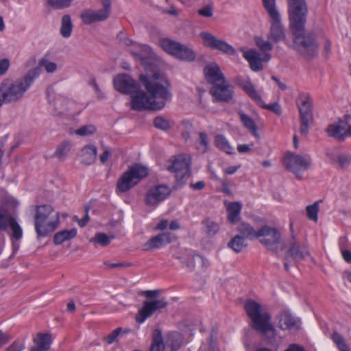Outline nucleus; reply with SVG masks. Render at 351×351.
<instances>
[{
    "label": "nucleus",
    "instance_id": "obj_1",
    "mask_svg": "<svg viewBox=\"0 0 351 351\" xmlns=\"http://www.w3.org/2000/svg\"><path fill=\"white\" fill-rule=\"evenodd\" d=\"M290 31L293 36V49L311 60L318 53V44L311 32H306L308 8L306 0H287Z\"/></svg>",
    "mask_w": 351,
    "mask_h": 351
},
{
    "label": "nucleus",
    "instance_id": "obj_2",
    "mask_svg": "<svg viewBox=\"0 0 351 351\" xmlns=\"http://www.w3.org/2000/svg\"><path fill=\"white\" fill-rule=\"evenodd\" d=\"M139 81L149 96L138 89L134 93L136 94L131 95V108L137 111L162 109L171 97V84L167 76L159 72H154L151 75L141 74Z\"/></svg>",
    "mask_w": 351,
    "mask_h": 351
},
{
    "label": "nucleus",
    "instance_id": "obj_3",
    "mask_svg": "<svg viewBox=\"0 0 351 351\" xmlns=\"http://www.w3.org/2000/svg\"><path fill=\"white\" fill-rule=\"evenodd\" d=\"M40 75V69L35 67L23 75L16 80L5 78L0 83L1 89L7 104H14L20 101L25 96L27 90Z\"/></svg>",
    "mask_w": 351,
    "mask_h": 351
},
{
    "label": "nucleus",
    "instance_id": "obj_4",
    "mask_svg": "<svg viewBox=\"0 0 351 351\" xmlns=\"http://www.w3.org/2000/svg\"><path fill=\"white\" fill-rule=\"evenodd\" d=\"M244 309L250 319V326L252 329L265 337L274 335L275 328L271 323V316L255 300L249 299L244 304Z\"/></svg>",
    "mask_w": 351,
    "mask_h": 351
},
{
    "label": "nucleus",
    "instance_id": "obj_5",
    "mask_svg": "<svg viewBox=\"0 0 351 351\" xmlns=\"http://www.w3.org/2000/svg\"><path fill=\"white\" fill-rule=\"evenodd\" d=\"M35 231L38 237H47L58 228L60 223L59 213L47 204L35 206Z\"/></svg>",
    "mask_w": 351,
    "mask_h": 351
},
{
    "label": "nucleus",
    "instance_id": "obj_6",
    "mask_svg": "<svg viewBox=\"0 0 351 351\" xmlns=\"http://www.w3.org/2000/svg\"><path fill=\"white\" fill-rule=\"evenodd\" d=\"M149 173L147 167L141 165L134 164L125 171L117 182V190L121 193H125L137 185Z\"/></svg>",
    "mask_w": 351,
    "mask_h": 351
},
{
    "label": "nucleus",
    "instance_id": "obj_7",
    "mask_svg": "<svg viewBox=\"0 0 351 351\" xmlns=\"http://www.w3.org/2000/svg\"><path fill=\"white\" fill-rule=\"evenodd\" d=\"M300 117V132L307 136L308 130L314 121L313 99L310 94L301 93L296 100Z\"/></svg>",
    "mask_w": 351,
    "mask_h": 351
},
{
    "label": "nucleus",
    "instance_id": "obj_8",
    "mask_svg": "<svg viewBox=\"0 0 351 351\" xmlns=\"http://www.w3.org/2000/svg\"><path fill=\"white\" fill-rule=\"evenodd\" d=\"M117 38L121 43L130 47L129 51L136 61L140 62L143 65H147L151 63L154 53L149 46L134 43L131 39L126 37L123 32H119Z\"/></svg>",
    "mask_w": 351,
    "mask_h": 351
},
{
    "label": "nucleus",
    "instance_id": "obj_9",
    "mask_svg": "<svg viewBox=\"0 0 351 351\" xmlns=\"http://www.w3.org/2000/svg\"><path fill=\"white\" fill-rule=\"evenodd\" d=\"M159 44L166 52L179 60L191 62L196 58V53L191 48L178 42L169 38H162Z\"/></svg>",
    "mask_w": 351,
    "mask_h": 351
},
{
    "label": "nucleus",
    "instance_id": "obj_10",
    "mask_svg": "<svg viewBox=\"0 0 351 351\" xmlns=\"http://www.w3.org/2000/svg\"><path fill=\"white\" fill-rule=\"evenodd\" d=\"M260 242L269 250L274 253H278L285 249V245L281 241L280 232L275 228L263 226L258 230V233Z\"/></svg>",
    "mask_w": 351,
    "mask_h": 351
},
{
    "label": "nucleus",
    "instance_id": "obj_11",
    "mask_svg": "<svg viewBox=\"0 0 351 351\" xmlns=\"http://www.w3.org/2000/svg\"><path fill=\"white\" fill-rule=\"evenodd\" d=\"M199 36L203 40V45L211 50H217L229 56L236 54V50L232 45L208 32H201Z\"/></svg>",
    "mask_w": 351,
    "mask_h": 351
},
{
    "label": "nucleus",
    "instance_id": "obj_12",
    "mask_svg": "<svg viewBox=\"0 0 351 351\" xmlns=\"http://www.w3.org/2000/svg\"><path fill=\"white\" fill-rule=\"evenodd\" d=\"M311 159L310 156H300L289 153L283 158V164L287 169L298 174L299 171L306 170L310 167Z\"/></svg>",
    "mask_w": 351,
    "mask_h": 351
},
{
    "label": "nucleus",
    "instance_id": "obj_13",
    "mask_svg": "<svg viewBox=\"0 0 351 351\" xmlns=\"http://www.w3.org/2000/svg\"><path fill=\"white\" fill-rule=\"evenodd\" d=\"M168 302L165 299L156 300H145L143 306L136 315V322L143 324L147 318L150 317L156 311L165 308L167 306Z\"/></svg>",
    "mask_w": 351,
    "mask_h": 351
},
{
    "label": "nucleus",
    "instance_id": "obj_14",
    "mask_svg": "<svg viewBox=\"0 0 351 351\" xmlns=\"http://www.w3.org/2000/svg\"><path fill=\"white\" fill-rule=\"evenodd\" d=\"M171 193L170 188L165 184H159L150 188L145 195V203L147 206H156L165 200Z\"/></svg>",
    "mask_w": 351,
    "mask_h": 351
},
{
    "label": "nucleus",
    "instance_id": "obj_15",
    "mask_svg": "<svg viewBox=\"0 0 351 351\" xmlns=\"http://www.w3.org/2000/svg\"><path fill=\"white\" fill-rule=\"evenodd\" d=\"M310 255L308 243L306 241H300L294 235L289 241V249L286 252L285 258H292L296 261L303 260Z\"/></svg>",
    "mask_w": 351,
    "mask_h": 351
},
{
    "label": "nucleus",
    "instance_id": "obj_16",
    "mask_svg": "<svg viewBox=\"0 0 351 351\" xmlns=\"http://www.w3.org/2000/svg\"><path fill=\"white\" fill-rule=\"evenodd\" d=\"M115 89L123 94H134L139 89L138 83L130 75L126 74L119 75L114 78Z\"/></svg>",
    "mask_w": 351,
    "mask_h": 351
},
{
    "label": "nucleus",
    "instance_id": "obj_17",
    "mask_svg": "<svg viewBox=\"0 0 351 351\" xmlns=\"http://www.w3.org/2000/svg\"><path fill=\"white\" fill-rule=\"evenodd\" d=\"M209 92L215 101L229 102L233 97L234 87L225 82H221L213 86Z\"/></svg>",
    "mask_w": 351,
    "mask_h": 351
},
{
    "label": "nucleus",
    "instance_id": "obj_18",
    "mask_svg": "<svg viewBox=\"0 0 351 351\" xmlns=\"http://www.w3.org/2000/svg\"><path fill=\"white\" fill-rule=\"evenodd\" d=\"M176 239V238L175 235L171 232H165L160 233L154 237H152L148 241H147L143 245L144 250H149L158 249L172 243Z\"/></svg>",
    "mask_w": 351,
    "mask_h": 351
},
{
    "label": "nucleus",
    "instance_id": "obj_19",
    "mask_svg": "<svg viewBox=\"0 0 351 351\" xmlns=\"http://www.w3.org/2000/svg\"><path fill=\"white\" fill-rule=\"evenodd\" d=\"M271 23L268 39L276 43L285 40L286 34L281 23V16L276 18H271Z\"/></svg>",
    "mask_w": 351,
    "mask_h": 351
},
{
    "label": "nucleus",
    "instance_id": "obj_20",
    "mask_svg": "<svg viewBox=\"0 0 351 351\" xmlns=\"http://www.w3.org/2000/svg\"><path fill=\"white\" fill-rule=\"evenodd\" d=\"M204 73L206 81L213 86L219 82H225V77L219 66L215 62L204 67Z\"/></svg>",
    "mask_w": 351,
    "mask_h": 351
},
{
    "label": "nucleus",
    "instance_id": "obj_21",
    "mask_svg": "<svg viewBox=\"0 0 351 351\" xmlns=\"http://www.w3.org/2000/svg\"><path fill=\"white\" fill-rule=\"evenodd\" d=\"M237 84L258 105L263 104L262 97L257 93L254 84L252 83L250 78L238 77Z\"/></svg>",
    "mask_w": 351,
    "mask_h": 351
},
{
    "label": "nucleus",
    "instance_id": "obj_22",
    "mask_svg": "<svg viewBox=\"0 0 351 351\" xmlns=\"http://www.w3.org/2000/svg\"><path fill=\"white\" fill-rule=\"evenodd\" d=\"M176 258L180 259L181 263L190 270H193L195 268L196 262L204 266L206 261L203 256L197 254H193L188 250H184L182 252V256H176Z\"/></svg>",
    "mask_w": 351,
    "mask_h": 351
},
{
    "label": "nucleus",
    "instance_id": "obj_23",
    "mask_svg": "<svg viewBox=\"0 0 351 351\" xmlns=\"http://www.w3.org/2000/svg\"><path fill=\"white\" fill-rule=\"evenodd\" d=\"M170 172L179 173L191 169V160L189 157L184 155L175 156L171 161V164L167 167Z\"/></svg>",
    "mask_w": 351,
    "mask_h": 351
},
{
    "label": "nucleus",
    "instance_id": "obj_24",
    "mask_svg": "<svg viewBox=\"0 0 351 351\" xmlns=\"http://www.w3.org/2000/svg\"><path fill=\"white\" fill-rule=\"evenodd\" d=\"M33 341L36 346H32L29 351H48L51 343V336L49 333L39 332Z\"/></svg>",
    "mask_w": 351,
    "mask_h": 351
},
{
    "label": "nucleus",
    "instance_id": "obj_25",
    "mask_svg": "<svg viewBox=\"0 0 351 351\" xmlns=\"http://www.w3.org/2000/svg\"><path fill=\"white\" fill-rule=\"evenodd\" d=\"M243 56L249 62L250 69L253 71L258 72L263 70L262 58L257 51L254 50L243 51Z\"/></svg>",
    "mask_w": 351,
    "mask_h": 351
},
{
    "label": "nucleus",
    "instance_id": "obj_26",
    "mask_svg": "<svg viewBox=\"0 0 351 351\" xmlns=\"http://www.w3.org/2000/svg\"><path fill=\"white\" fill-rule=\"evenodd\" d=\"M97 149L93 145L84 147L81 151V163L85 165H90L95 161Z\"/></svg>",
    "mask_w": 351,
    "mask_h": 351
},
{
    "label": "nucleus",
    "instance_id": "obj_27",
    "mask_svg": "<svg viewBox=\"0 0 351 351\" xmlns=\"http://www.w3.org/2000/svg\"><path fill=\"white\" fill-rule=\"evenodd\" d=\"M80 16L83 23L86 25H90L95 21H102L106 19V15H103L99 10H86L81 14Z\"/></svg>",
    "mask_w": 351,
    "mask_h": 351
},
{
    "label": "nucleus",
    "instance_id": "obj_28",
    "mask_svg": "<svg viewBox=\"0 0 351 351\" xmlns=\"http://www.w3.org/2000/svg\"><path fill=\"white\" fill-rule=\"evenodd\" d=\"M242 204L240 202H230L227 206L228 219L231 223H236L240 219Z\"/></svg>",
    "mask_w": 351,
    "mask_h": 351
},
{
    "label": "nucleus",
    "instance_id": "obj_29",
    "mask_svg": "<svg viewBox=\"0 0 351 351\" xmlns=\"http://www.w3.org/2000/svg\"><path fill=\"white\" fill-rule=\"evenodd\" d=\"M298 320L288 311H283L279 316L280 327L282 330L291 329L297 325Z\"/></svg>",
    "mask_w": 351,
    "mask_h": 351
},
{
    "label": "nucleus",
    "instance_id": "obj_30",
    "mask_svg": "<svg viewBox=\"0 0 351 351\" xmlns=\"http://www.w3.org/2000/svg\"><path fill=\"white\" fill-rule=\"evenodd\" d=\"M77 235V230L72 228L71 230H62L56 232L53 236V243L55 245H61L66 241H69Z\"/></svg>",
    "mask_w": 351,
    "mask_h": 351
},
{
    "label": "nucleus",
    "instance_id": "obj_31",
    "mask_svg": "<svg viewBox=\"0 0 351 351\" xmlns=\"http://www.w3.org/2000/svg\"><path fill=\"white\" fill-rule=\"evenodd\" d=\"M239 115L244 127L247 128L254 137L257 138H259L260 136L258 132V127L254 120L243 112H239Z\"/></svg>",
    "mask_w": 351,
    "mask_h": 351
},
{
    "label": "nucleus",
    "instance_id": "obj_32",
    "mask_svg": "<svg viewBox=\"0 0 351 351\" xmlns=\"http://www.w3.org/2000/svg\"><path fill=\"white\" fill-rule=\"evenodd\" d=\"M238 231L243 237L244 239H258V230L256 231L254 228L249 223L243 222L238 226Z\"/></svg>",
    "mask_w": 351,
    "mask_h": 351
},
{
    "label": "nucleus",
    "instance_id": "obj_33",
    "mask_svg": "<svg viewBox=\"0 0 351 351\" xmlns=\"http://www.w3.org/2000/svg\"><path fill=\"white\" fill-rule=\"evenodd\" d=\"M215 146L220 150L226 152L228 154H232L234 153L233 148L229 143L227 138L222 134H218L215 138Z\"/></svg>",
    "mask_w": 351,
    "mask_h": 351
},
{
    "label": "nucleus",
    "instance_id": "obj_34",
    "mask_svg": "<svg viewBox=\"0 0 351 351\" xmlns=\"http://www.w3.org/2000/svg\"><path fill=\"white\" fill-rule=\"evenodd\" d=\"M73 29V24L71 22V16L68 14L64 15L62 17L60 34L64 38H69L71 35Z\"/></svg>",
    "mask_w": 351,
    "mask_h": 351
},
{
    "label": "nucleus",
    "instance_id": "obj_35",
    "mask_svg": "<svg viewBox=\"0 0 351 351\" xmlns=\"http://www.w3.org/2000/svg\"><path fill=\"white\" fill-rule=\"evenodd\" d=\"M228 246L232 249L235 252L239 253L247 246L243 237L237 235L232 238L228 243Z\"/></svg>",
    "mask_w": 351,
    "mask_h": 351
},
{
    "label": "nucleus",
    "instance_id": "obj_36",
    "mask_svg": "<svg viewBox=\"0 0 351 351\" xmlns=\"http://www.w3.org/2000/svg\"><path fill=\"white\" fill-rule=\"evenodd\" d=\"M326 132L330 136H332L339 141H343L345 140V132L343 131V128L337 124L329 125L327 128Z\"/></svg>",
    "mask_w": 351,
    "mask_h": 351
},
{
    "label": "nucleus",
    "instance_id": "obj_37",
    "mask_svg": "<svg viewBox=\"0 0 351 351\" xmlns=\"http://www.w3.org/2000/svg\"><path fill=\"white\" fill-rule=\"evenodd\" d=\"M71 149V145L69 141H63L56 148L53 157L58 158L59 160H64L68 156Z\"/></svg>",
    "mask_w": 351,
    "mask_h": 351
},
{
    "label": "nucleus",
    "instance_id": "obj_38",
    "mask_svg": "<svg viewBox=\"0 0 351 351\" xmlns=\"http://www.w3.org/2000/svg\"><path fill=\"white\" fill-rule=\"evenodd\" d=\"M262 1L263 6L271 19L280 16V14L276 7V0Z\"/></svg>",
    "mask_w": 351,
    "mask_h": 351
},
{
    "label": "nucleus",
    "instance_id": "obj_39",
    "mask_svg": "<svg viewBox=\"0 0 351 351\" xmlns=\"http://www.w3.org/2000/svg\"><path fill=\"white\" fill-rule=\"evenodd\" d=\"M191 176V169L182 172H179L176 174V183L173 186V189L177 190L180 189L184 184H186L187 179Z\"/></svg>",
    "mask_w": 351,
    "mask_h": 351
},
{
    "label": "nucleus",
    "instance_id": "obj_40",
    "mask_svg": "<svg viewBox=\"0 0 351 351\" xmlns=\"http://www.w3.org/2000/svg\"><path fill=\"white\" fill-rule=\"evenodd\" d=\"M73 0H47L46 5L54 10H62L71 5Z\"/></svg>",
    "mask_w": 351,
    "mask_h": 351
},
{
    "label": "nucleus",
    "instance_id": "obj_41",
    "mask_svg": "<svg viewBox=\"0 0 351 351\" xmlns=\"http://www.w3.org/2000/svg\"><path fill=\"white\" fill-rule=\"evenodd\" d=\"M332 339L337 346L339 351H350L343 337L338 332H335L332 335Z\"/></svg>",
    "mask_w": 351,
    "mask_h": 351
},
{
    "label": "nucleus",
    "instance_id": "obj_42",
    "mask_svg": "<svg viewBox=\"0 0 351 351\" xmlns=\"http://www.w3.org/2000/svg\"><path fill=\"white\" fill-rule=\"evenodd\" d=\"M335 162L339 165L340 168L346 169L351 164V154L342 153L337 156Z\"/></svg>",
    "mask_w": 351,
    "mask_h": 351
},
{
    "label": "nucleus",
    "instance_id": "obj_43",
    "mask_svg": "<svg viewBox=\"0 0 351 351\" xmlns=\"http://www.w3.org/2000/svg\"><path fill=\"white\" fill-rule=\"evenodd\" d=\"M9 226L12 231V237L16 240L21 239L23 236V230L14 218H11V221L10 222Z\"/></svg>",
    "mask_w": 351,
    "mask_h": 351
},
{
    "label": "nucleus",
    "instance_id": "obj_44",
    "mask_svg": "<svg viewBox=\"0 0 351 351\" xmlns=\"http://www.w3.org/2000/svg\"><path fill=\"white\" fill-rule=\"evenodd\" d=\"M154 125L155 128L163 131H167L171 127L169 121L162 117H156L154 120Z\"/></svg>",
    "mask_w": 351,
    "mask_h": 351
},
{
    "label": "nucleus",
    "instance_id": "obj_45",
    "mask_svg": "<svg viewBox=\"0 0 351 351\" xmlns=\"http://www.w3.org/2000/svg\"><path fill=\"white\" fill-rule=\"evenodd\" d=\"M306 210L308 219L314 221H317L318 219L317 213L319 211V201L306 206Z\"/></svg>",
    "mask_w": 351,
    "mask_h": 351
},
{
    "label": "nucleus",
    "instance_id": "obj_46",
    "mask_svg": "<svg viewBox=\"0 0 351 351\" xmlns=\"http://www.w3.org/2000/svg\"><path fill=\"white\" fill-rule=\"evenodd\" d=\"M37 67L40 69V67H44L47 73H53L57 69V64L55 62H50L46 58H43L40 60Z\"/></svg>",
    "mask_w": 351,
    "mask_h": 351
},
{
    "label": "nucleus",
    "instance_id": "obj_47",
    "mask_svg": "<svg viewBox=\"0 0 351 351\" xmlns=\"http://www.w3.org/2000/svg\"><path fill=\"white\" fill-rule=\"evenodd\" d=\"M112 239H114L113 236L108 237L105 233L99 232L95 234V237L93 239V241L99 243L101 246H106L110 243V241Z\"/></svg>",
    "mask_w": 351,
    "mask_h": 351
},
{
    "label": "nucleus",
    "instance_id": "obj_48",
    "mask_svg": "<svg viewBox=\"0 0 351 351\" xmlns=\"http://www.w3.org/2000/svg\"><path fill=\"white\" fill-rule=\"evenodd\" d=\"M217 332L213 329L208 339V346L207 351H219L217 342Z\"/></svg>",
    "mask_w": 351,
    "mask_h": 351
},
{
    "label": "nucleus",
    "instance_id": "obj_49",
    "mask_svg": "<svg viewBox=\"0 0 351 351\" xmlns=\"http://www.w3.org/2000/svg\"><path fill=\"white\" fill-rule=\"evenodd\" d=\"M199 137L200 147H198L197 148L202 153H205L208 151V147H209V141H208V135L206 133L201 132L199 133Z\"/></svg>",
    "mask_w": 351,
    "mask_h": 351
},
{
    "label": "nucleus",
    "instance_id": "obj_50",
    "mask_svg": "<svg viewBox=\"0 0 351 351\" xmlns=\"http://www.w3.org/2000/svg\"><path fill=\"white\" fill-rule=\"evenodd\" d=\"M12 217L7 212L0 211V232L5 231L11 221Z\"/></svg>",
    "mask_w": 351,
    "mask_h": 351
},
{
    "label": "nucleus",
    "instance_id": "obj_51",
    "mask_svg": "<svg viewBox=\"0 0 351 351\" xmlns=\"http://www.w3.org/2000/svg\"><path fill=\"white\" fill-rule=\"evenodd\" d=\"M256 46L262 51H269L272 50L273 45L268 40H265L263 38L258 37L255 39Z\"/></svg>",
    "mask_w": 351,
    "mask_h": 351
},
{
    "label": "nucleus",
    "instance_id": "obj_52",
    "mask_svg": "<svg viewBox=\"0 0 351 351\" xmlns=\"http://www.w3.org/2000/svg\"><path fill=\"white\" fill-rule=\"evenodd\" d=\"M204 224L206 227V232L209 235H214L219 231V225L210 219H206L204 221Z\"/></svg>",
    "mask_w": 351,
    "mask_h": 351
},
{
    "label": "nucleus",
    "instance_id": "obj_53",
    "mask_svg": "<svg viewBox=\"0 0 351 351\" xmlns=\"http://www.w3.org/2000/svg\"><path fill=\"white\" fill-rule=\"evenodd\" d=\"M96 128L93 125H84L75 131V134L79 136H88L95 133Z\"/></svg>",
    "mask_w": 351,
    "mask_h": 351
},
{
    "label": "nucleus",
    "instance_id": "obj_54",
    "mask_svg": "<svg viewBox=\"0 0 351 351\" xmlns=\"http://www.w3.org/2000/svg\"><path fill=\"white\" fill-rule=\"evenodd\" d=\"M260 107L269 110L273 112H274L276 115L280 116L282 114V108L280 105L277 103H273L271 104H265L264 101H263V104L258 105Z\"/></svg>",
    "mask_w": 351,
    "mask_h": 351
},
{
    "label": "nucleus",
    "instance_id": "obj_55",
    "mask_svg": "<svg viewBox=\"0 0 351 351\" xmlns=\"http://www.w3.org/2000/svg\"><path fill=\"white\" fill-rule=\"evenodd\" d=\"M163 342L161 336L155 337L152 343L150 351H162L163 350Z\"/></svg>",
    "mask_w": 351,
    "mask_h": 351
},
{
    "label": "nucleus",
    "instance_id": "obj_56",
    "mask_svg": "<svg viewBox=\"0 0 351 351\" xmlns=\"http://www.w3.org/2000/svg\"><path fill=\"white\" fill-rule=\"evenodd\" d=\"M122 331L121 328H117L114 330L110 334L105 337V340L108 343V344H112L115 342L117 339L118 336L121 334Z\"/></svg>",
    "mask_w": 351,
    "mask_h": 351
},
{
    "label": "nucleus",
    "instance_id": "obj_57",
    "mask_svg": "<svg viewBox=\"0 0 351 351\" xmlns=\"http://www.w3.org/2000/svg\"><path fill=\"white\" fill-rule=\"evenodd\" d=\"M25 348V345L23 342L19 341H14L10 344L5 351H23Z\"/></svg>",
    "mask_w": 351,
    "mask_h": 351
},
{
    "label": "nucleus",
    "instance_id": "obj_58",
    "mask_svg": "<svg viewBox=\"0 0 351 351\" xmlns=\"http://www.w3.org/2000/svg\"><path fill=\"white\" fill-rule=\"evenodd\" d=\"M88 210H89V207L86 206L85 208L86 213L82 219H78L76 216H75L73 217L74 220L77 221L79 226L81 228L85 227L90 220V217L88 215Z\"/></svg>",
    "mask_w": 351,
    "mask_h": 351
},
{
    "label": "nucleus",
    "instance_id": "obj_59",
    "mask_svg": "<svg viewBox=\"0 0 351 351\" xmlns=\"http://www.w3.org/2000/svg\"><path fill=\"white\" fill-rule=\"evenodd\" d=\"M10 62L8 58H4L0 60V77L4 75L8 71Z\"/></svg>",
    "mask_w": 351,
    "mask_h": 351
},
{
    "label": "nucleus",
    "instance_id": "obj_60",
    "mask_svg": "<svg viewBox=\"0 0 351 351\" xmlns=\"http://www.w3.org/2000/svg\"><path fill=\"white\" fill-rule=\"evenodd\" d=\"M103 8L99 10L101 14L106 15V19L109 16L111 10V0H101Z\"/></svg>",
    "mask_w": 351,
    "mask_h": 351
},
{
    "label": "nucleus",
    "instance_id": "obj_61",
    "mask_svg": "<svg viewBox=\"0 0 351 351\" xmlns=\"http://www.w3.org/2000/svg\"><path fill=\"white\" fill-rule=\"evenodd\" d=\"M198 14L204 17H211L213 14V7L210 5H206L198 10Z\"/></svg>",
    "mask_w": 351,
    "mask_h": 351
},
{
    "label": "nucleus",
    "instance_id": "obj_62",
    "mask_svg": "<svg viewBox=\"0 0 351 351\" xmlns=\"http://www.w3.org/2000/svg\"><path fill=\"white\" fill-rule=\"evenodd\" d=\"M11 339L12 337L8 333L0 330V348L5 345Z\"/></svg>",
    "mask_w": 351,
    "mask_h": 351
},
{
    "label": "nucleus",
    "instance_id": "obj_63",
    "mask_svg": "<svg viewBox=\"0 0 351 351\" xmlns=\"http://www.w3.org/2000/svg\"><path fill=\"white\" fill-rule=\"evenodd\" d=\"M159 292L158 290H147L141 291V295L148 298H155L158 296Z\"/></svg>",
    "mask_w": 351,
    "mask_h": 351
},
{
    "label": "nucleus",
    "instance_id": "obj_64",
    "mask_svg": "<svg viewBox=\"0 0 351 351\" xmlns=\"http://www.w3.org/2000/svg\"><path fill=\"white\" fill-rule=\"evenodd\" d=\"M284 351H306L302 346L292 343L290 344L287 348Z\"/></svg>",
    "mask_w": 351,
    "mask_h": 351
}]
</instances>
